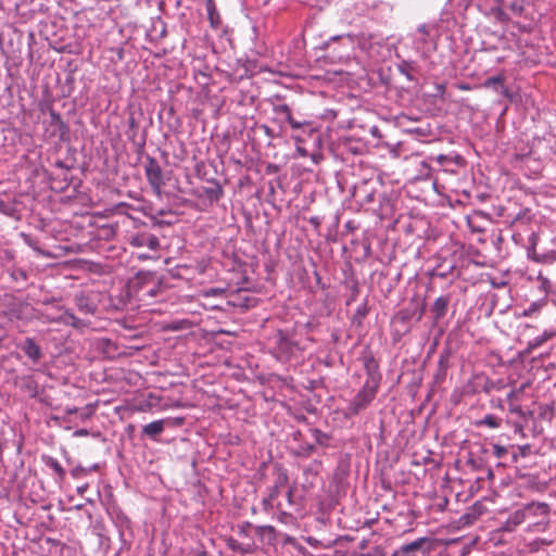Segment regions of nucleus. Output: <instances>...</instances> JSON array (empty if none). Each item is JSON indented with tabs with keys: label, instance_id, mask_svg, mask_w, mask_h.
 <instances>
[{
	"label": "nucleus",
	"instance_id": "obj_1",
	"mask_svg": "<svg viewBox=\"0 0 556 556\" xmlns=\"http://www.w3.org/2000/svg\"><path fill=\"white\" fill-rule=\"evenodd\" d=\"M377 393V386L369 384L368 382L358 391L346 407V416L357 415L365 409L375 399Z\"/></svg>",
	"mask_w": 556,
	"mask_h": 556
},
{
	"label": "nucleus",
	"instance_id": "obj_2",
	"mask_svg": "<svg viewBox=\"0 0 556 556\" xmlns=\"http://www.w3.org/2000/svg\"><path fill=\"white\" fill-rule=\"evenodd\" d=\"M527 511H531L533 515L536 514H548V505L545 503H530L523 506V508L515 510L513 514L509 515L507 518L504 529L506 531H513L515 528L519 525H521L527 517Z\"/></svg>",
	"mask_w": 556,
	"mask_h": 556
},
{
	"label": "nucleus",
	"instance_id": "obj_3",
	"mask_svg": "<svg viewBox=\"0 0 556 556\" xmlns=\"http://www.w3.org/2000/svg\"><path fill=\"white\" fill-rule=\"evenodd\" d=\"M274 340V354L279 361L287 362L291 359L299 350L298 344L290 340L281 330L275 333Z\"/></svg>",
	"mask_w": 556,
	"mask_h": 556
},
{
	"label": "nucleus",
	"instance_id": "obj_4",
	"mask_svg": "<svg viewBox=\"0 0 556 556\" xmlns=\"http://www.w3.org/2000/svg\"><path fill=\"white\" fill-rule=\"evenodd\" d=\"M144 172H146V177H147L150 186L152 187V189L155 192L160 193L161 188L164 185V179H163L162 168H161L160 164L157 163V161L153 157H148L147 162L144 164Z\"/></svg>",
	"mask_w": 556,
	"mask_h": 556
},
{
	"label": "nucleus",
	"instance_id": "obj_5",
	"mask_svg": "<svg viewBox=\"0 0 556 556\" xmlns=\"http://www.w3.org/2000/svg\"><path fill=\"white\" fill-rule=\"evenodd\" d=\"M288 481L287 471L282 468H277L275 483L269 491L268 497L264 498V504L269 505L279 495L280 490L287 485Z\"/></svg>",
	"mask_w": 556,
	"mask_h": 556
},
{
	"label": "nucleus",
	"instance_id": "obj_6",
	"mask_svg": "<svg viewBox=\"0 0 556 556\" xmlns=\"http://www.w3.org/2000/svg\"><path fill=\"white\" fill-rule=\"evenodd\" d=\"M131 245L141 248L147 247L154 251L160 247V241L156 236L151 233H140L131 239Z\"/></svg>",
	"mask_w": 556,
	"mask_h": 556
},
{
	"label": "nucleus",
	"instance_id": "obj_7",
	"mask_svg": "<svg viewBox=\"0 0 556 556\" xmlns=\"http://www.w3.org/2000/svg\"><path fill=\"white\" fill-rule=\"evenodd\" d=\"M450 304V296L448 295H442L435 299L433 305H432V313L433 318L435 321L442 319L447 312V307Z\"/></svg>",
	"mask_w": 556,
	"mask_h": 556
},
{
	"label": "nucleus",
	"instance_id": "obj_8",
	"mask_svg": "<svg viewBox=\"0 0 556 556\" xmlns=\"http://www.w3.org/2000/svg\"><path fill=\"white\" fill-rule=\"evenodd\" d=\"M23 352L33 362H38L41 358V350L34 339L27 338L22 346Z\"/></svg>",
	"mask_w": 556,
	"mask_h": 556
},
{
	"label": "nucleus",
	"instance_id": "obj_9",
	"mask_svg": "<svg viewBox=\"0 0 556 556\" xmlns=\"http://www.w3.org/2000/svg\"><path fill=\"white\" fill-rule=\"evenodd\" d=\"M429 541L430 540L428 538H419L410 543L404 544L395 552L394 556H404L409 553L417 552Z\"/></svg>",
	"mask_w": 556,
	"mask_h": 556
},
{
	"label": "nucleus",
	"instance_id": "obj_10",
	"mask_svg": "<svg viewBox=\"0 0 556 556\" xmlns=\"http://www.w3.org/2000/svg\"><path fill=\"white\" fill-rule=\"evenodd\" d=\"M205 8L211 27L217 29L220 26L222 21L215 4V0H206Z\"/></svg>",
	"mask_w": 556,
	"mask_h": 556
},
{
	"label": "nucleus",
	"instance_id": "obj_11",
	"mask_svg": "<svg viewBox=\"0 0 556 556\" xmlns=\"http://www.w3.org/2000/svg\"><path fill=\"white\" fill-rule=\"evenodd\" d=\"M164 431V420H154L142 428V433L151 439Z\"/></svg>",
	"mask_w": 556,
	"mask_h": 556
},
{
	"label": "nucleus",
	"instance_id": "obj_12",
	"mask_svg": "<svg viewBox=\"0 0 556 556\" xmlns=\"http://www.w3.org/2000/svg\"><path fill=\"white\" fill-rule=\"evenodd\" d=\"M276 112L282 113L286 116L287 122L293 129H299L306 125V122H298L293 118L290 108L287 104H280L276 109Z\"/></svg>",
	"mask_w": 556,
	"mask_h": 556
},
{
	"label": "nucleus",
	"instance_id": "obj_13",
	"mask_svg": "<svg viewBox=\"0 0 556 556\" xmlns=\"http://www.w3.org/2000/svg\"><path fill=\"white\" fill-rule=\"evenodd\" d=\"M501 424L502 419L492 414L485 415L483 418L475 421L476 427H488L491 429L500 428Z\"/></svg>",
	"mask_w": 556,
	"mask_h": 556
},
{
	"label": "nucleus",
	"instance_id": "obj_14",
	"mask_svg": "<svg viewBox=\"0 0 556 556\" xmlns=\"http://www.w3.org/2000/svg\"><path fill=\"white\" fill-rule=\"evenodd\" d=\"M43 462L45 464L51 468L55 473L56 476L59 477L60 480H63L64 477H65V470L64 468L61 466V464L59 463L58 459L51 457V456H45L43 457Z\"/></svg>",
	"mask_w": 556,
	"mask_h": 556
},
{
	"label": "nucleus",
	"instance_id": "obj_15",
	"mask_svg": "<svg viewBox=\"0 0 556 556\" xmlns=\"http://www.w3.org/2000/svg\"><path fill=\"white\" fill-rule=\"evenodd\" d=\"M553 336H554V332H552V331H544L541 336H538V337L533 338L531 341H529L528 349L529 350H535V349L540 348L546 341L552 339Z\"/></svg>",
	"mask_w": 556,
	"mask_h": 556
},
{
	"label": "nucleus",
	"instance_id": "obj_16",
	"mask_svg": "<svg viewBox=\"0 0 556 556\" xmlns=\"http://www.w3.org/2000/svg\"><path fill=\"white\" fill-rule=\"evenodd\" d=\"M532 260L536 263L553 264L556 262V251L551 250L544 253H534Z\"/></svg>",
	"mask_w": 556,
	"mask_h": 556
},
{
	"label": "nucleus",
	"instance_id": "obj_17",
	"mask_svg": "<svg viewBox=\"0 0 556 556\" xmlns=\"http://www.w3.org/2000/svg\"><path fill=\"white\" fill-rule=\"evenodd\" d=\"M305 542L311 545L312 547H320V548H331L336 543H337V540H328V541H320V540H317L316 538L314 536H306L305 539Z\"/></svg>",
	"mask_w": 556,
	"mask_h": 556
},
{
	"label": "nucleus",
	"instance_id": "obj_18",
	"mask_svg": "<svg viewBox=\"0 0 556 556\" xmlns=\"http://www.w3.org/2000/svg\"><path fill=\"white\" fill-rule=\"evenodd\" d=\"M434 26L433 25H428V24H421L419 27H418V33L421 35V37L418 39V43L420 45H425L428 42V39L430 38L431 36V31L433 30Z\"/></svg>",
	"mask_w": 556,
	"mask_h": 556
},
{
	"label": "nucleus",
	"instance_id": "obj_19",
	"mask_svg": "<svg viewBox=\"0 0 556 556\" xmlns=\"http://www.w3.org/2000/svg\"><path fill=\"white\" fill-rule=\"evenodd\" d=\"M508 453L507 447L500 445V444H493V454L496 458H502Z\"/></svg>",
	"mask_w": 556,
	"mask_h": 556
},
{
	"label": "nucleus",
	"instance_id": "obj_20",
	"mask_svg": "<svg viewBox=\"0 0 556 556\" xmlns=\"http://www.w3.org/2000/svg\"><path fill=\"white\" fill-rule=\"evenodd\" d=\"M518 450H519V454H514L513 455V460L514 462H517L519 456L526 457L529 454V452H530V445L529 444L520 445V446H518Z\"/></svg>",
	"mask_w": 556,
	"mask_h": 556
},
{
	"label": "nucleus",
	"instance_id": "obj_21",
	"mask_svg": "<svg viewBox=\"0 0 556 556\" xmlns=\"http://www.w3.org/2000/svg\"><path fill=\"white\" fill-rule=\"evenodd\" d=\"M503 80H504V78L502 76L491 77V78L485 80L484 86L485 87H491L493 85L502 84Z\"/></svg>",
	"mask_w": 556,
	"mask_h": 556
},
{
	"label": "nucleus",
	"instance_id": "obj_22",
	"mask_svg": "<svg viewBox=\"0 0 556 556\" xmlns=\"http://www.w3.org/2000/svg\"><path fill=\"white\" fill-rule=\"evenodd\" d=\"M50 116H51L52 123L60 125L62 128H65V125H64L59 113H56L55 111H51Z\"/></svg>",
	"mask_w": 556,
	"mask_h": 556
},
{
	"label": "nucleus",
	"instance_id": "obj_23",
	"mask_svg": "<svg viewBox=\"0 0 556 556\" xmlns=\"http://www.w3.org/2000/svg\"><path fill=\"white\" fill-rule=\"evenodd\" d=\"M365 556H386L384 551L380 546L374 547L369 553H367Z\"/></svg>",
	"mask_w": 556,
	"mask_h": 556
},
{
	"label": "nucleus",
	"instance_id": "obj_24",
	"mask_svg": "<svg viewBox=\"0 0 556 556\" xmlns=\"http://www.w3.org/2000/svg\"><path fill=\"white\" fill-rule=\"evenodd\" d=\"M337 39H348L350 43L353 42V39H352V36L351 35H341V36H334V37H331L327 42H326V46H329L330 41H334Z\"/></svg>",
	"mask_w": 556,
	"mask_h": 556
},
{
	"label": "nucleus",
	"instance_id": "obj_25",
	"mask_svg": "<svg viewBox=\"0 0 556 556\" xmlns=\"http://www.w3.org/2000/svg\"><path fill=\"white\" fill-rule=\"evenodd\" d=\"M78 306H79V309L86 314L93 312V308L90 307L89 305H83V304L78 303Z\"/></svg>",
	"mask_w": 556,
	"mask_h": 556
},
{
	"label": "nucleus",
	"instance_id": "obj_26",
	"mask_svg": "<svg viewBox=\"0 0 556 556\" xmlns=\"http://www.w3.org/2000/svg\"><path fill=\"white\" fill-rule=\"evenodd\" d=\"M89 434V431L87 429H77L74 432L75 437H87Z\"/></svg>",
	"mask_w": 556,
	"mask_h": 556
},
{
	"label": "nucleus",
	"instance_id": "obj_27",
	"mask_svg": "<svg viewBox=\"0 0 556 556\" xmlns=\"http://www.w3.org/2000/svg\"><path fill=\"white\" fill-rule=\"evenodd\" d=\"M509 412L513 414H518L520 416L523 414L520 406H510Z\"/></svg>",
	"mask_w": 556,
	"mask_h": 556
},
{
	"label": "nucleus",
	"instance_id": "obj_28",
	"mask_svg": "<svg viewBox=\"0 0 556 556\" xmlns=\"http://www.w3.org/2000/svg\"><path fill=\"white\" fill-rule=\"evenodd\" d=\"M80 472L86 473V472H87V470H86L85 468H76V469H74V470L72 471V475H73L74 477H77V476H78V473H80Z\"/></svg>",
	"mask_w": 556,
	"mask_h": 556
},
{
	"label": "nucleus",
	"instance_id": "obj_29",
	"mask_svg": "<svg viewBox=\"0 0 556 556\" xmlns=\"http://www.w3.org/2000/svg\"><path fill=\"white\" fill-rule=\"evenodd\" d=\"M222 292H223V290H219V289H211L210 291H207V294L216 295Z\"/></svg>",
	"mask_w": 556,
	"mask_h": 556
},
{
	"label": "nucleus",
	"instance_id": "obj_30",
	"mask_svg": "<svg viewBox=\"0 0 556 556\" xmlns=\"http://www.w3.org/2000/svg\"><path fill=\"white\" fill-rule=\"evenodd\" d=\"M445 160H446V156L443 154H440L437 156V161L439 164H443Z\"/></svg>",
	"mask_w": 556,
	"mask_h": 556
},
{
	"label": "nucleus",
	"instance_id": "obj_31",
	"mask_svg": "<svg viewBox=\"0 0 556 556\" xmlns=\"http://www.w3.org/2000/svg\"><path fill=\"white\" fill-rule=\"evenodd\" d=\"M87 488H88V485H87V484L81 485V486H78V488H77V492H78L79 494H84V493L86 492Z\"/></svg>",
	"mask_w": 556,
	"mask_h": 556
},
{
	"label": "nucleus",
	"instance_id": "obj_32",
	"mask_svg": "<svg viewBox=\"0 0 556 556\" xmlns=\"http://www.w3.org/2000/svg\"><path fill=\"white\" fill-rule=\"evenodd\" d=\"M230 547L233 549V551H238L239 552V548H241V545L239 543H232L230 545Z\"/></svg>",
	"mask_w": 556,
	"mask_h": 556
},
{
	"label": "nucleus",
	"instance_id": "obj_33",
	"mask_svg": "<svg viewBox=\"0 0 556 556\" xmlns=\"http://www.w3.org/2000/svg\"><path fill=\"white\" fill-rule=\"evenodd\" d=\"M400 72L405 74L409 79H412V77L408 75V73L406 72V70H404V65L400 66Z\"/></svg>",
	"mask_w": 556,
	"mask_h": 556
},
{
	"label": "nucleus",
	"instance_id": "obj_34",
	"mask_svg": "<svg viewBox=\"0 0 556 556\" xmlns=\"http://www.w3.org/2000/svg\"><path fill=\"white\" fill-rule=\"evenodd\" d=\"M76 412H77V408H75V407H73V408H67V409H66V413H67V414H74V413H76Z\"/></svg>",
	"mask_w": 556,
	"mask_h": 556
},
{
	"label": "nucleus",
	"instance_id": "obj_35",
	"mask_svg": "<svg viewBox=\"0 0 556 556\" xmlns=\"http://www.w3.org/2000/svg\"><path fill=\"white\" fill-rule=\"evenodd\" d=\"M249 551H250L249 547L241 546V548H239V552H241V553H248Z\"/></svg>",
	"mask_w": 556,
	"mask_h": 556
},
{
	"label": "nucleus",
	"instance_id": "obj_36",
	"mask_svg": "<svg viewBox=\"0 0 556 556\" xmlns=\"http://www.w3.org/2000/svg\"><path fill=\"white\" fill-rule=\"evenodd\" d=\"M68 318L72 320V323L74 324V321L76 320V317L73 315V314H70L68 315Z\"/></svg>",
	"mask_w": 556,
	"mask_h": 556
},
{
	"label": "nucleus",
	"instance_id": "obj_37",
	"mask_svg": "<svg viewBox=\"0 0 556 556\" xmlns=\"http://www.w3.org/2000/svg\"><path fill=\"white\" fill-rule=\"evenodd\" d=\"M421 316H422V309L418 313V315H417V320H420V319H421Z\"/></svg>",
	"mask_w": 556,
	"mask_h": 556
},
{
	"label": "nucleus",
	"instance_id": "obj_38",
	"mask_svg": "<svg viewBox=\"0 0 556 556\" xmlns=\"http://www.w3.org/2000/svg\"><path fill=\"white\" fill-rule=\"evenodd\" d=\"M149 293H150V295L154 296L155 295V290L152 289V290L149 291Z\"/></svg>",
	"mask_w": 556,
	"mask_h": 556
},
{
	"label": "nucleus",
	"instance_id": "obj_39",
	"mask_svg": "<svg viewBox=\"0 0 556 556\" xmlns=\"http://www.w3.org/2000/svg\"><path fill=\"white\" fill-rule=\"evenodd\" d=\"M514 395H515V393H514V392H510V393L508 394V400H511V399L514 397Z\"/></svg>",
	"mask_w": 556,
	"mask_h": 556
},
{
	"label": "nucleus",
	"instance_id": "obj_40",
	"mask_svg": "<svg viewBox=\"0 0 556 556\" xmlns=\"http://www.w3.org/2000/svg\"><path fill=\"white\" fill-rule=\"evenodd\" d=\"M366 544H367V543H366V541H363V542H362V544H361V547H362V548H365V547H366Z\"/></svg>",
	"mask_w": 556,
	"mask_h": 556
},
{
	"label": "nucleus",
	"instance_id": "obj_41",
	"mask_svg": "<svg viewBox=\"0 0 556 556\" xmlns=\"http://www.w3.org/2000/svg\"><path fill=\"white\" fill-rule=\"evenodd\" d=\"M291 494H292V490H289V491H288V497H289V498L291 497Z\"/></svg>",
	"mask_w": 556,
	"mask_h": 556
},
{
	"label": "nucleus",
	"instance_id": "obj_42",
	"mask_svg": "<svg viewBox=\"0 0 556 556\" xmlns=\"http://www.w3.org/2000/svg\"><path fill=\"white\" fill-rule=\"evenodd\" d=\"M511 9H513V10H517L516 4H513V5H511Z\"/></svg>",
	"mask_w": 556,
	"mask_h": 556
},
{
	"label": "nucleus",
	"instance_id": "obj_43",
	"mask_svg": "<svg viewBox=\"0 0 556 556\" xmlns=\"http://www.w3.org/2000/svg\"><path fill=\"white\" fill-rule=\"evenodd\" d=\"M421 165L425 166V167H428L426 162H422Z\"/></svg>",
	"mask_w": 556,
	"mask_h": 556
},
{
	"label": "nucleus",
	"instance_id": "obj_44",
	"mask_svg": "<svg viewBox=\"0 0 556 556\" xmlns=\"http://www.w3.org/2000/svg\"><path fill=\"white\" fill-rule=\"evenodd\" d=\"M361 556H365V554L361 555Z\"/></svg>",
	"mask_w": 556,
	"mask_h": 556
}]
</instances>
